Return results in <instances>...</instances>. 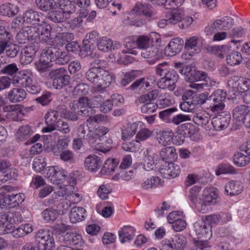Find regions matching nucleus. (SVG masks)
I'll list each match as a JSON object with an SVG mask.
<instances>
[{
	"label": "nucleus",
	"mask_w": 250,
	"mask_h": 250,
	"mask_svg": "<svg viewBox=\"0 0 250 250\" xmlns=\"http://www.w3.org/2000/svg\"><path fill=\"white\" fill-rule=\"evenodd\" d=\"M140 53L141 56L144 58H153L148 61L149 64H154L157 60L158 57H156V56L160 53V51L157 47L152 45L147 48L142 49Z\"/></svg>",
	"instance_id": "obj_17"
},
{
	"label": "nucleus",
	"mask_w": 250,
	"mask_h": 250,
	"mask_svg": "<svg viewBox=\"0 0 250 250\" xmlns=\"http://www.w3.org/2000/svg\"><path fill=\"white\" fill-rule=\"evenodd\" d=\"M42 216L47 222H53L58 217V212L55 209L48 208L42 211Z\"/></svg>",
	"instance_id": "obj_48"
},
{
	"label": "nucleus",
	"mask_w": 250,
	"mask_h": 250,
	"mask_svg": "<svg viewBox=\"0 0 250 250\" xmlns=\"http://www.w3.org/2000/svg\"><path fill=\"white\" fill-rule=\"evenodd\" d=\"M112 40L107 37L103 38L97 42V47L100 51L106 52L111 51Z\"/></svg>",
	"instance_id": "obj_47"
},
{
	"label": "nucleus",
	"mask_w": 250,
	"mask_h": 250,
	"mask_svg": "<svg viewBox=\"0 0 250 250\" xmlns=\"http://www.w3.org/2000/svg\"><path fill=\"white\" fill-rule=\"evenodd\" d=\"M250 81L237 76L231 77L228 81L229 86L236 89L239 92H243L249 89Z\"/></svg>",
	"instance_id": "obj_11"
},
{
	"label": "nucleus",
	"mask_w": 250,
	"mask_h": 250,
	"mask_svg": "<svg viewBox=\"0 0 250 250\" xmlns=\"http://www.w3.org/2000/svg\"><path fill=\"white\" fill-rule=\"evenodd\" d=\"M49 77L53 80V85L56 89H60L69 83L70 77L63 68L52 70L49 73Z\"/></svg>",
	"instance_id": "obj_9"
},
{
	"label": "nucleus",
	"mask_w": 250,
	"mask_h": 250,
	"mask_svg": "<svg viewBox=\"0 0 250 250\" xmlns=\"http://www.w3.org/2000/svg\"><path fill=\"white\" fill-rule=\"evenodd\" d=\"M36 241L39 250H53L54 241L47 230H38L36 234Z\"/></svg>",
	"instance_id": "obj_8"
},
{
	"label": "nucleus",
	"mask_w": 250,
	"mask_h": 250,
	"mask_svg": "<svg viewBox=\"0 0 250 250\" xmlns=\"http://www.w3.org/2000/svg\"><path fill=\"white\" fill-rule=\"evenodd\" d=\"M135 229L131 226H124L118 231L120 240L124 243L132 240L134 236Z\"/></svg>",
	"instance_id": "obj_23"
},
{
	"label": "nucleus",
	"mask_w": 250,
	"mask_h": 250,
	"mask_svg": "<svg viewBox=\"0 0 250 250\" xmlns=\"http://www.w3.org/2000/svg\"><path fill=\"white\" fill-rule=\"evenodd\" d=\"M66 171L62 168L58 167L55 177H53V178L51 179V182L53 184H59L64 180H66Z\"/></svg>",
	"instance_id": "obj_51"
},
{
	"label": "nucleus",
	"mask_w": 250,
	"mask_h": 250,
	"mask_svg": "<svg viewBox=\"0 0 250 250\" xmlns=\"http://www.w3.org/2000/svg\"><path fill=\"white\" fill-rule=\"evenodd\" d=\"M182 17H183L182 12L177 8L167 12L166 14L168 23L173 24L180 22L182 21Z\"/></svg>",
	"instance_id": "obj_33"
},
{
	"label": "nucleus",
	"mask_w": 250,
	"mask_h": 250,
	"mask_svg": "<svg viewBox=\"0 0 250 250\" xmlns=\"http://www.w3.org/2000/svg\"><path fill=\"white\" fill-rule=\"evenodd\" d=\"M174 250H183L187 244L186 237L182 235H176L172 240Z\"/></svg>",
	"instance_id": "obj_50"
},
{
	"label": "nucleus",
	"mask_w": 250,
	"mask_h": 250,
	"mask_svg": "<svg viewBox=\"0 0 250 250\" xmlns=\"http://www.w3.org/2000/svg\"><path fill=\"white\" fill-rule=\"evenodd\" d=\"M85 209L82 207H74L69 212L70 220L72 223L82 221L84 219Z\"/></svg>",
	"instance_id": "obj_26"
},
{
	"label": "nucleus",
	"mask_w": 250,
	"mask_h": 250,
	"mask_svg": "<svg viewBox=\"0 0 250 250\" xmlns=\"http://www.w3.org/2000/svg\"><path fill=\"white\" fill-rule=\"evenodd\" d=\"M206 96L196 94L190 90H186L182 96L183 102L180 104V109L186 112H194L196 108L206 103Z\"/></svg>",
	"instance_id": "obj_3"
},
{
	"label": "nucleus",
	"mask_w": 250,
	"mask_h": 250,
	"mask_svg": "<svg viewBox=\"0 0 250 250\" xmlns=\"http://www.w3.org/2000/svg\"><path fill=\"white\" fill-rule=\"evenodd\" d=\"M195 232L199 238L209 239L212 235L211 227L206 224L203 220L194 224Z\"/></svg>",
	"instance_id": "obj_13"
},
{
	"label": "nucleus",
	"mask_w": 250,
	"mask_h": 250,
	"mask_svg": "<svg viewBox=\"0 0 250 250\" xmlns=\"http://www.w3.org/2000/svg\"><path fill=\"white\" fill-rule=\"evenodd\" d=\"M46 166L45 158L42 156H38L34 159L32 167L37 172H41Z\"/></svg>",
	"instance_id": "obj_57"
},
{
	"label": "nucleus",
	"mask_w": 250,
	"mask_h": 250,
	"mask_svg": "<svg viewBox=\"0 0 250 250\" xmlns=\"http://www.w3.org/2000/svg\"><path fill=\"white\" fill-rule=\"evenodd\" d=\"M89 125L90 124L87 123L86 120L83 124H81L78 128L77 134L81 138L91 143L92 130L89 129Z\"/></svg>",
	"instance_id": "obj_24"
},
{
	"label": "nucleus",
	"mask_w": 250,
	"mask_h": 250,
	"mask_svg": "<svg viewBox=\"0 0 250 250\" xmlns=\"http://www.w3.org/2000/svg\"><path fill=\"white\" fill-rule=\"evenodd\" d=\"M33 133L31 127L25 125L19 127L17 132L16 139L18 142H22L28 139Z\"/></svg>",
	"instance_id": "obj_32"
},
{
	"label": "nucleus",
	"mask_w": 250,
	"mask_h": 250,
	"mask_svg": "<svg viewBox=\"0 0 250 250\" xmlns=\"http://www.w3.org/2000/svg\"><path fill=\"white\" fill-rule=\"evenodd\" d=\"M25 29L30 40H39L44 43L50 44L52 43L51 37L52 27L47 23H43L42 24L33 25L24 27Z\"/></svg>",
	"instance_id": "obj_4"
},
{
	"label": "nucleus",
	"mask_w": 250,
	"mask_h": 250,
	"mask_svg": "<svg viewBox=\"0 0 250 250\" xmlns=\"http://www.w3.org/2000/svg\"><path fill=\"white\" fill-rule=\"evenodd\" d=\"M100 72L101 71H99L96 68L91 67L86 72L85 77L88 81L94 84L97 82V80Z\"/></svg>",
	"instance_id": "obj_62"
},
{
	"label": "nucleus",
	"mask_w": 250,
	"mask_h": 250,
	"mask_svg": "<svg viewBox=\"0 0 250 250\" xmlns=\"http://www.w3.org/2000/svg\"><path fill=\"white\" fill-rule=\"evenodd\" d=\"M58 117L57 113L55 110L48 111L44 117L47 126L43 127L42 129V131L45 133L52 132L51 129L52 127H55V125H56V122L58 121L57 120Z\"/></svg>",
	"instance_id": "obj_18"
},
{
	"label": "nucleus",
	"mask_w": 250,
	"mask_h": 250,
	"mask_svg": "<svg viewBox=\"0 0 250 250\" xmlns=\"http://www.w3.org/2000/svg\"><path fill=\"white\" fill-rule=\"evenodd\" d=\"M37 69L41 72L46 71L47 69L51 67V62L45 57V54L41 56L38 62L35 63Z\"/></svg>",
	"instance_id": "obj_41"
},
{
	"label": "nucleus",
	"mask_w": 250,
	"mask_h": 250,
	"mask_svg": "<svg viewBox=\"0 0 250 250\" xmlns=\"http://www.w3.org/2000/svg\"><path fill=\"white\" fill-rule=\"evenodd\" d=\"M45 57L51 62H54L56 64L64 65L70 61V57L67 53L62 50L59 47L51 45L47 47L45 50Z\"/></svg>",
	"instance_id": "obj_5"
},
{
	"label": "nucleus",
	"mask_w": 250,
	"mask_h": 250,
	"mask_svg": "<svg viewBox=\"0 0 250 250\" xmlns=\"http://www.w3.org/2000/svg\"><path fill=\"white\" fill-rule=\"evenodd\" d=\"M160 155L162 160L167 163L172 162L177 156L176 150L174 147L172 146L163 148Z\"/></svg>",
	"instance_id": "obj_31"
},
{
	"label": "nucleus",
	"mask_w": 250,
	"mask_h": 250,
	"mask_svg": "<svg viewBox=\"0 0 250 250\" xmlns=\"http://www.w3.org/2000/svg\"><path fill=\"white\" fill-rule=\"evenodd\" d=\"M249 111L248 106L239 105L233 108L232 117L237 122L242 123Z\"/></svg>",
	"instance_id": "obj_22"
},
{
	"label": "nucleus",
	"mask_w": 250,
	"mask_h": 250,
	"mask_svg": "<svg viewBox=\"0 0 250 250\" xmlns=\"http://www.w3.org/2000/svg\"><path fill=\"white\" fill-rule=\"evenodd\" d=\"M23 22L32 25H39L46 23L43 21L42 15L41 13L32 10H27L24 13Z\"/></svg>",
	"instance_id": "obj_14"
},
{
	"label": "nucleus",
	"mask_w": 250,
	"mask_h": 250,
	"mask_svg": "<svg viewBox=\"0 0 250 250\" xmlns=\"http://www.w3.org/2000/svg\"><path fill=\"white\" fill-rule=\"evenodd\" d=\"M112 80V77L108 72L105 70H102L99 73V75L97 80V82L95 83L94 85L98 87L104 89L109 86Z\"/></svg>",
	"instance_id": "obj_19"
},
{
	"label": "nucleus",
	"mask_w": 250,
	"mask_h": 250,
	"mask_svg": "<svg viewBox=\"0 0 250 250\" xmlns=\"http://www.w3.org/2000/svg\"><path fill=\"white\" fill-rule=\"evenodd\" d=\"M199 38L196 36H193L189 38L186 40L185 42V47L188 49H193L196 53L200 51V48L198 46Z\"/></svg>",
	"instance_id": "obj_52"
},
{
	"label": "nucleus",
	"mask_w": 250,
	"mask_h": 250,
	"mask_svg": "<svg viewBox=\"0 0 250 250\" xmlns=\"http://www.w3.org/2000/svg\"><path fill=\"white\" fill-rule=\"evenodd\" d=\"M55 4L58 3L59 7L62 12L69 15L74 13L76 11L75 3L69 0H53Z\"/></svg>",
	"instance_id": "obj_25"
},
{
	"label": "nucleus",
	"mask_w": 250,
	"mask_h": 250,
	"mask_svg": "<svg viewBox=\"0 0 250 250\" xmlns=\"http://www.w3.org/2000/svg\"><path fill=\"white\" fill-rule=\"evenodd\" d=\"M151 39L148 36H140L136 39L137 46L140 49L151 46Z\"/></svg>",
	"instance_id": "obj_58"
},
{
	"label": "nucleus",
	"mask_w": 250,
	"mask_h": 250,
	"mask_svg": "<svg viewBox=\"0 0 250 250\" xmlns=\"http://www.w3.org/2000/svg\"><path fill=\"white\" fill-rule=\"evenodd\" d=\"M178 129L181 131V134L186 137H191L198 131V128L191 123L183 124L179 126Z\"/></svg>",
	"instance_id": "obj_37"
},
{
	"label": "nucleus",
	"mask_w": 250,
	"mask_h": 250,
	"mask_svg": "<svg viewBox=\"0 0 250 250\" xmlns=\"http://www.w3.org/2000/svg\"><path fill=\"white\" fill-rule=\"evenodd\" d=\"M101 158L95 155H90L84 160L85 167L92 172L96 171L102 166Z\"/></svg>",
	"instance_id": "obj_16"
},
{
	"label": "nucleus",
	"mask_w": 250,
	"mask_h": 250,
	"mask_svg": "<svg viewBox=\"0 0 250 250\" xmlns=\"http://www.w3.org/2000/svg\"><path fill=\"white\" fill-rule=\"evenodd\" d=\"M161 179L158 177H151L144 180L141 184L144 189L156 188L160 183Z\"/></svg>",
	"instance_id": "obj_44"
},
{
	"label": "nucleus",
	"mask_w": 250,
	"mask_h": 250,
	"mask_svg": "<svg viewBox=\"0 0 250 250\" xmlns=\"http://www.w3.org/2000/svg\"><path fill=\"white\" fill-rule=\"evenodd\" d=\"M201 188L199 186H194L189 190L188 198L197 209L205 213L208 210V207L215 203L217 197L216 192L212 188H206L199 194Z\"/></svg>",
	"instance_id": "obj_1"
},
{
	"label": "nucleus",
	"mask_w": 250,
	"mask_h": 250,
	"mask_svg": "<svg viewBox=\"0 0 250 250\" xmlns=\"http://www.w3.org/2000/svg\"><path fill=\"white\" fill-rule=\"evenodd\" d=\"M60 159L64 162L73 164L75 162L74 153L70 150L62 151L60 154Z\"/></svg>",
	"instance_id": "obj_61"
},
{
	"label": "nucleus",
	"mask_w": 250,
	"mask_h": 250,
	"mask_svg": "<svg viewBox=\"0 0 250 250\" xmlns=\"http://www.w3.org/2000/svg\"><path fill=\"white\" fill-rule=\"evenodd\" d=\"M89 99L86 97H81L78 100H74L70 104V107L74 112L80 114L82 110L89 106Z\"/></svg>",
	"instance_id": "obj_21"
},
{
	"label": "nucleus",
	"mask_w": 250,
	"mask_h": 250,
	"mask_svg": "<svg viewBox=\"0 0 250 250\" xmlns=\"http://www.w3.org/2000/svg\"><path fill=\"white\" fill-rule=\"evenodd\" d=\"M47 18L54 23H62L65 21L66 17L61 11H52L48 13Z\"/></svg>",
	"instance_id": "obj_38"
},
{
	"label": "nucleus",
	"mask_w": 250,
	"mask_h": 250,
	"mask_svg": "<svg viewBox=\"0 0 250 250\" xmlns=\"http://www.w3.org/2000/svg\"><path fill=\"white\" fill-rule=\"evenodd\" d=\"M19 11V7L11 3L3 4L0 6V14L8 17H14Z\"/></svg>",
	"instance_id": "obj_27"
},
{
	"label": "nucleus",
	"mask_w": 250,
	"mask_h": 250,
	"mask_svg": "<svg viewBox=\"0 0 250 250\" xmlns=\"http://www.w3.org/2000/svg\"><path fill=\"white\" fill-rule=\"evenodd\" d=\"M243 190V187L238 181H231L229 182L225 187L224 193L230 196L238 195Z\"/></svg>",
	"instance_id": "obj_20"
},
{
	"label": "nucleus",
	"mask_w": 250,
	"mask_h": 250,
	"mask_svg": "<svg viewBox=\"0 0 250 250\" xmlns=\"http://www.w3.org/2000/svg\"><path fill=\"white\" fill-rule=\"evenodd\" d=\"M37 48L31 44L24 47L21 52L20 62L23 65L31 63L35 58Z\"/></svg>",
	"instance_id": "obj_12"
},
{
	"label": "nucleus",
	"mask_w": 250,
	"mask_h": 250,
	"mask_svg": "<svg viewBox=\"0 0 250 250\" xmlns=\"http://www.w3.org/2000/svg\"><path fill=\"white\" fill-rule=\"evenodd\" d=\"M26 91L21 88H13L8 93V97L13 103L22 101L26 97Z\"/></svg>",
	"instance_id": "obj_28"
},
{
	"label": "nucleus",
	"mask_w": 250,
	"mask_h": 250,
	"mask_svg": "<svg viewBox=\"0 0 250 250\" xmlns=\"http://www.w3.org/2000/svg\"><path fill=\"white\" fill-rule=\"evenodd\" d=\"M118 164L119 162L116 161V160L108 159L105 162L102 171L104 169V174H110L114 171L115 168L117 167Z\"/></svg>",
	"instance_id": "obj_60"
},
{
	"label": "nucleus",
	"mask_w": 250,
	"mask_h": 250,
	"mask_svg": "<svg viewBox=\"0 0 250 250\" xmlns=\"http://www.w3.org/2000/svg\"><path fill=\"white\" fill-rule=\"evenodd\" d=\"M158 136L159 143L161 145L166 146L172 142L173 133L171 131H160Z\"/></svg>",
	"instance_id": "obj_36"
},
{
	"label": "nucleus",
	"mask_w": 250,
	"mask_h": 250,
	"mask_svg": "<svg viewBox=\"0 0 250 250\" xmlns=\"http://www.w3.org/2000/svg\"><path fill=\"white\" fill-rule=\"evenodd\" d=\"M7 215L8 216V222L11 225L17 224L23 220V218L20 211L13 210H8Z\"/></svg>",
	"instance_id": "obj_45"
},
{
	"label": "nucleus",
	"mask_w": 250,
	"mask_h": 250,
	"mask_svg": "<svg viewBox=\"0 0 250 250\" xmlns=\"http://www.w3.org/2000/svg\"><path fill=\"white\" fill-rule=\"evenodd\" d=\"M133 11L137 15L143 14L147 17H151L153 15L151 7L147 3H137Z\"/></svg>",
	"instance_id": "obj_34"
},
{
	"label": "nucleus",
	"mask_w": 250,
	"mask_h": 250,
	"mask_svg": "<svg viewBox=\"0 0 250 250\" xmlns=\"http://www.w3.org/2000/svg\"><path fill=\"white\" fill-rule=\"evenodd\" d=\"M16 79L17 83L27 88L28 86L33 83V80L31 75H27L24 73L20 74Z\"/></svg>",
	"instance_id": "obj_53"
},
{
	"label": "nucleus",
	"mask_w": 250,
	"mask_h": 250,
	"mask_svg": "<svg viewBox=\"0 0 250 250\" xmlns=\"http://www.w3.org/2000/svg\"><path fill=\"white\" fill-rule=\"evenodd\" d=\"M230 49V46L228 45L209 46L207 47L208 52L213 53L221 59L224 58Z\"/></svg>",
	"instance_id": "obj_29"
},
{
	"label": "nucleus",
	"mask_w": 250,
	"mask_h": 250,
	"mask_svg": "<svg viewBox=\"0 0 250 250\" xmlns=\"http://www.w3.org/2000/svg\"><path fill=\"white\" fill-rule=\"evenodd\" d=\"M184 41L177 38L172 40L165 49V53L169 56H173L179 53L183 47Z\"/></svg>",
	"instance_id": "obj_15"
},
{
	"label": "nucleus",
	"mask_w": 250,
	"mask_h": 250,
	"mask_svg": "<svg viewBox=\"0 0 250 250\" xmlns=\"http://www.w3.org/2000/svg\"><path fill=\"white\" fill-rule=\"evenodd\" d=\"M152 135V131L146 128H142L138 132L136 135V142L146 140L150 138Z\"/></svg>",
	"instance_id": "obj_63"
},
{
	"label": "nucleus",
	"mask_w": 250,
	"mask_h": 250,
	"mask_svg": "<svg viewBox=\"0 0 250 250\" xmlns=\"http://www.w3.org/2000/svg\"><path fill=\"white\" fill-rule=\"evenodd\" d=\"M234 164L238 167H242L246 166L250 162V158L246 155L241 153L237 152L233 156Z\"/></svg>",
	"instance_id": "obj_40"
},
{
	"label": "nucleus",
	"mask_w": 250,
	"mask_h": 250,
	"mask_svg": "<svg viewBox=\"0 0 250 250\" xmlns=\"http://www.w3.org/2000/svg\"><path fill=\"white\" fill-rule=\"evenodd\" d=\"M52 131L57 130L63 134H68L70 131V127L68 123L62 119H59L56 122L55 127L51 129Z\"/></svg>",
	"instance_id": "obj_43"
},
{
	"label": "nucleus",
	"mask_w": 250,
	"mask_h": 250,
	"mask_svg": "<svg viewBox=\"0 0 250 250\" xmlns=\"http://www.w3.org/2000/svg\"><path fill=\"white\" fill-rule=\"evenodd\" d=\"M240 53L235 51L231 53L227 58V62L231 66L239 65L242 61Z\"/></svg>",
	"instance_id": "obj_46"
},
{
	"label": "nucleus",
	"mask_w": 250,
	"mask_h": 250,
	"mask_svg": "<svg viewBox=\"0 0 250 250\" xmlns=\"http://www.w3.org/2000/svg\"><path fill=\"white\" fill-rule=\"evenodd\" d=\"M196 250H211L208 239L194 240Z\"/></svg>",
	"instance_id": "obj_64"
},
{
	"label": "nucleus",
	"mask_w": 250,
	"mask_h": 250,
	"mask_svg": "<svg viewBox=\"0 0 250 250\" xmlns=\"http://www.w3.org/2000/svg\"><path fill=\"white\" fill-rule=\"evenodd\" d=\"M139 75V72L136 70H132L125 74L123 78L121 81V84L123 86H126L131 81L136 78Z\"/></svg>",
	"instance_id": "obj_54"
},
{
	"label": "nucleus",
	"mask_w": 250,
	"mask_h": 250,
	"mask_svg": "<svg viewBox=\"0 0 250 250\" xmlns=\"http://www.w3.org/2000/svg\"><path fill=\"white\" fill-rule=\"evenodd\" d=\"M141 106V111L142 113L150 114L156 111L158 108V104L153 102H146Z\"/></svg>",
	"instance_id": "obj_56"
},
{
	"label": "nucleus",
	"mask_w": 250,
	"mask_h": 250,
	"mask_svg": "<svg viewBox=\"0 0 250 250\" xmlns=\"http://www.w3.org/2000/svg\"><path fill=\"white\" fill-rule=\"evenodd\" d=\"M182 63H175V67L176 68H179L178 71L180 73L190 77L191 80L196 82L204 81L205 82H208L210 81V78L208 77L207 74L205 72L196 70L194 67L188 66L184 68H182Z\"/></svg>",
	"instance_id": "obj_7"
},
{
	"label": "nucleus",
	"mask_w": 250,
	"mask_h": 250,
	"mask_svg": "<svg viewBox=\"0 0 250 250\" xmlns=\"http://www.w3.org/2000/svg\"><path fill=\"white\" fill-rule=\"evenodd\" d=\"M138 125L135 123L127 125L122 129V139L125 141L132 137L136 133Z\"/></svg>",
	"instance_id": "obj_39"
},
{
	"label": "nucleus",
	"mask_w": 250,
	"mask_h": 250,
	"mask_svg": "<svg viewBox=\"0 0 250 250\" xmlns=\"http://www.w3.org/2000/svg\"><path fill=\"white\" fill-rule=\"evenodd\" d=\"M64 240L77 247H81L83 244L82 236L76 232H67L64 236Z\"/></svg>",
	"instance_id": "obj_30"
},
{
	"label": "nucleus",
	"mask_w": 250,
	"mask_h": 250,
	"mask_svg": "<svg viewBox=\"0 0 250 250\" xmlns=\"http://www.w3.org/2000/svg\"><path fill=\"white\" fill-rule=\"evenodd\" d=\"M159 95V90L153 89L148 92L146 94L141 95L138 98V101L140 103L146 102H152L157 99Z\"/></svg>",
	"instance_id": "obj_42"
},
{
	"label": "nucleus",
	"mask_w": 250,
	"mask_h": 250,
	"mask_svg": "<svg viewBox=\"0 0 250 250\" xmlns=\"http://www.w3.org/2000/svg\"><path fill=\"white\" fill-rule=\"evenodd\" d=\"M206 96V101H207L210 105V110L212 112H218L225 108L224 102L226 99V92L222 89L215 90L209 97L208 93H202Z\"/></svg>",
	"instance_id": "obj_6"
},
{
	"label": "nucleus",
	"mask_w": 250,
	"mask_h": 250,
	"mask_svg": "<svg viewBox=\"0 0 250 250\" xmlns=\"http://www.w3.org/2000/svg\"><path fill=\"white\" fill-rule=\"evenodd\" d=\"M109 131V129L104 126H99L95 128L94 131H92V140L91 143L95 142V139L100 138L103 136Z\"/></svg>",
	"instance_id": "obj_59"
},
{
	"label": "nucleus",
	"mask_w": 250,
	"mask_h": 250,
	"mask_svg": "<svg viewBox=\"0 0 250 250\" xmlns=\"http://www.w3.org/2000/svg\"><path fill=\"white\" fill-rule=\"evenodd\" d=\"M210 117L206 113H198L196 114L193 118V122L201 126H204L209 122Z\"/></svg>",
	"instance_id": "obj_49"
},
{
	"label": "nucleus",
	"mask_w": 250,
	"mask_h": 250,
	"mask_svg": "<svg viewBox=\"0 0 250 250\" xmlns=\"http://www.w3.org/2000/svg\"><path fill=\"white\" fill-rule=\"evenodd\" d=\"M88 86L84 83L77 84L73 89L72 93L74 96H83L88 93Z\"/></svg>",
	"instance_id": "obj_55"
},
{
	"label": "nucleus",
	"mask_w": 250,
	"mask_h": 250,
	"mask_svg": "<svg viewBox=\"0 0 250 250\" xmlns=\"http://www.w3.org/2000/svg\"><path fill=\"white\" fill-rule=\"evenodd\" d=\"M231 116L228 112H221L213 117L211 124L214 130L219 131L226 128L230 121Z\"/></svg>",
	"instance_id": "obj_10"
},
{
	"label": "nucleus",
	"mask_w": 250,
	"mask_h": 250,
	"mask_svg": "<svg viewBox=\"0 0 250 250\" xmlns=\"http://www.w3.org/2000/svg\"><path fill=\"white\" fill-rule=\"evenodd\" d=\"M157 75L161 77L159 83V86L164 88L165 87L170 91H173L175 88V83L179 79V75L177 71L169 66L167 62H164L157 65L155 67Z\"/></svg>",
	"instance_id": "obj_2"
},
{
	"label": "nucleus",
	"mask_w": 250,
	"mask_h": 250,
	"mask_svg": "<svg viewBox=\"0 0 250 250\" xmlns=\"http://www.w3.org/2000/svg\"><path fill=\"white\" fill-rule=\"evenodd\" d=\"M149 86V82L145 78H141L134 82L128 89L144 92Z\"/></svg>",
	"instance_id": "obj_35"
}]
</instances>
